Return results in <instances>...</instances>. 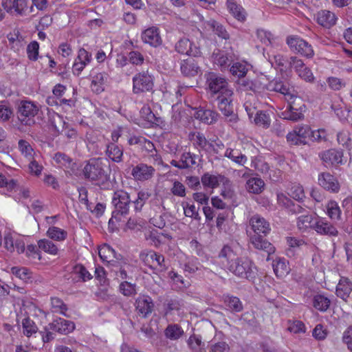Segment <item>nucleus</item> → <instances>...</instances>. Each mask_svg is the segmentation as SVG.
I'll list each match as a JSON object with an SVG mask.
<instances>
[{"label":"nucleus","mask_w":352,"mask_h":352,"mask_svg":"<svg viewBox=\"0 0 352 352\" xmlns=\"http://www.w3.org/2000/svg\"><path fill=\"white\" fill-rule=\"evenodd\" d=\"M47 234L50 239L56 241H63L67 236V232L66 231L54 226L50 227L48 229Z\"/></svg>","instance_id":"obj_44"},{"label":"nucleus","mask_w":352,"mask_h":352,"mask_svg":"<svg viewBox=\"0 0 352 352\" xmlns=\"http://www.w3.org/2000/svg\"><path fill=\"white\" fill-rule=\"evenodd\" d=\"M210 26L212 27L213 32H214L219 37L225 40L229 38V34L223 25L217 21H213L211 22Z\"/></svg>","instance_id":"obj_52"},{"label":"nucleus","mask_w":352,"mask_h":352,"mask_svg":"<svg viewBox=\"0 0 352 352\" xmlns=\"http://www.w3.org/2000/svg\"><path fill=\"white\" fill-rule=\"evenodd\" d=\"M258 38L266 45H272L276 37L270 32L264 30H258L256 32Z\"/></svg>","instance_id":"obj_49"},{"label":"nucleus","mask_w":352,"mask_h":352,"mask_svg":"<svg viewBox=\"0 0 352 352\" xmlns=\"http://www.w3.org/2000/svg\"><path fill=\"white\" fill-rule=\"evenodd\" d=\"M39 45L36 41L31 42L27 47L28 58L32 60H36L38 56Z\"/></svg>","instance_id":"obj_58"},{"label":"nucleus","mask_w":352,"mask_h":352,"mask_svg":"<svg viewBox=\"0 0 352 352\" xmlns=\"http://www.w3.org/2000/svg\"><path fill=\"white\" fill-rule=\"evenodd\" d=\"M119 289L120 292L126 296H131L136 294L135 285L128 281L121 283Z\"/></svg>","instance_id":"obj_54"},{"label":"nucleus","mask_w":352,"mask_h":352,"mask_svg":"<svg viewBox=\"0 0 352 352\" xmlns=\"http://www.w3.org/2000/svg\"><path fill=\"white\" fill-rule=\"evenodd\" d=\"M251 226L254 234L266 236L271 230L270 225L263 217L258 214L252 216L250 219Z\"/></svg>","instance_id":"obj_14"},{"label":"nucleus","mask_w":352,"mask_h":352,"mask_svg":"<svg viewBox=\"0 0 352 352\" xmlns=\"http://www.w3.org/2000/svg\"><path fill=\"white\" fill-rule=\"evenodd\" d=\"M212 57L214 62L221 67V70L228 68L231 65V60L224 52L218 50L217 52H213Z\"/></svg>","instance_id":"obj_35"},{"label":"nucleus","mask_w":352,"mask_h":352,"mask_svg":"<svg viewBox=\"0 0 352 352\" xmlns=\"http://www.w3.org/2000/svg\"><path fill=\"white\" fill-rule=\"evenodd\" d=\"M11 272L16 277L27 282L32 278V272L26 267H13Z\"/></svg>","instance_id":"obj_43"},{"label":"nucleus","mask_w":352,"mask_h":352,"mask_svg":"<svg viewBox=\"0 0 352 352\" xmlns=\"http://www.w3.org/2000/svg\"><path fill=\"white\" fill-rule=\"evenodd\" d=\"M257 72H251L250 75L245 77L243 78V91L249 90L255 92L257 88Z\"/></svg>","instance_id":"obj_40"},{"label":"nucleus","mask_w":352,"mask_h":352,"mask_svg":"<svg viewBox=\"0 0 352 352\" xmlns=\"http://www.w3.org/2000/svg\"><path fill=\"white\" fill-rule=\"evenodd\" d=\"M272 65H275L281 72H287L289 69V57L281 54L273 56L270 59Z\"/></svg>","instance_id":"obj_36"},{"label":"nucleus","mask_w":352,"mask_h":352,"mask_svg":"<svg viewBox=\"0 0 352 352\" xmlns=\"http://www.w3.org/2000/svg\"><path fill=\"white\" fill-rule=\"evenodd\" d=\"M352 292V283L345 277H341L336 287V295L344 300H346Z\"/></svg>","instance_id":"obj_26"},{"label":"nucleus","mask_w":352,"mask_h":352,"mask_svg":"<svg viewBox=\"0 0 352 352\" xmlns=\"http://www.w3.org/2000/svg\"><path fill=\"white\" fill-rule=\"evenodd\" d=\"M82 175L85 179L101 188L106 189L110 186L109 166L100 159L89 160L82 168Z\"/></svg>","instance_id":"obj_2"},{"label":"nucleus","mask_w":352,"mask_h":352,"mask_svg":"<svg viewBox=\"0 0 352 352\" xmlns=\"http://www.w3.org/2000/svg\"><path fill=\"white\" fill-rule=\"evenodd\" d=\"M316 219L312 214L306 211L305 213L298 217L297 226L300 230H305L309 228L314 229Z\"/></svg>","instance_id":"obj_33"},{"label":"nucleus","mask_w":352,"mask_h":352,"mask_svg":"<svg viewBox=\"0 0 352 352\" xmlns=\"http://www.w3.org/2000/svg\"><path fill=\"white\" fill-rule=\"evenodd\" d=\"M226 305L234 311H240L242 307L239 298L234 296H227L225 299Z\"/></svg>","instance_id":"obj_57"},{"label":"nucleus","mask_w":352,"mask_h":352,"mask_svg":"<svg viewBox=\"0 0 352 352\" xmlns=\"http://www.w3.org/2000/svg\"><path fill=\"white\" fill-rule=\"evenodd\" d=\"M175 50L180 54L192 57H199L201 54L199 47L186 38H181L175 44Z\"/></svg>","instance_id":"obj_10"},{"label":"nucleus","mask_w":352,"mask_h":352,"mask_svg":"<svg viewBox=\"0 0 352 352\" xmlns=\"http://www.w3.org/2000/svg\"><path fill=\"white\" fill-rule=\"evenodd\" d=\"M140 257L146 265H147L151 270H153V273H155L154 270L156 269L150 264L151 262L155 261L160 268V272H163L167 270L164 256L162 254H157L154 251L142 252L140 253Z\"/></svg>","instance_id":"obj_9"},{"label":"nucleus","mask_w":352,"mask_h":352,"mask_svg":"<svg viewBox=\"0 0 352 352\" xmlns=\"http://www.w3.org/2000/svg\"><path fill=\"white\" fill-rule=\"evenodd\" d=\"M335 14L329 10H320L317 13V22L323 27L330 28L336 23Z\"/></svg>","instance_id":"obj_27"},{"label":"nucleus","mask_w":352,"mask_h":352,"mask_svg":"<svg viewBox=\"0 0 352 352\" xmlns=\"http://www.w3.org/2000/svg\"><path fill=\"white\" fill-rule=\"evenodd\" d=\"M205 78L210 98L217 103L219 110L228 116L231 112L230 104L233 92L229 88L226 78L215 72L206 74Z\"/></svg>","instance_id":"obj_1"},{"label":"nucleus","mask_w":352,"mask_h":352,"mask_svg":"<svg viewBox=\"0 0 352 352\" xmlns=\"http://www.w3.org/2000/svg\"><path fill=\"white\" fill-rule=\"evenodd\" d=\"M342 342L346 346L347 349L352 352V326H349L343 332L342 337Z\"/></svg>","instance_id":"obj_59"},{"label":"nucleus","mask_w":352,"mask_h":352,"mask_svg":"<svg viewBox=\"0 0 352 352\" xmlns=\"http://www.w3.org/2000/svg\"><path fill=\"white\" fill-rule=\"evenodd\" d=\"M314 307L320 311H325L330 306V300L324 295L318 294L314 298Z\"/></svg>","instance_id":"obj_39"},{"label":"nucleus","mask_w":352,"mask_h":352,"mask_svg":"<svg viewBox=\"0 0 352 352\" xmlns=\"http://www.w3.org/2000/svg\"><path fill=\"white\" fill-rule=\"evenodd\" d=\"M243 272L245 274V278L250 282H254L257 277V270L252 261L248 258L243 261Z\"/></svg>","instance_id":"obj_37"},{"label":"nucleus","mask_w":352,"mask_h":352,"mask_svg":"<svg viewBox=\"0 0 352 352\" xmlns=\"http://www.w3.org/2000/svg\"><path fill=\"white\" fill-rule=\"evenodd\" d=\"M183 305L182 300L177 298L167 297L163 302L165 315L171 314L173 311H179Z\"/></svg>","instance_id":"obj_29"},{"label":"nucleus","mask_w":352,"mask_h":352,"mask_svg":"<svg viewBox=\"0 0 352 352\" xmlns=\"http://www.w3.org/2000/svg\"><path fill=\"white\" fill-rule=\"evenodd\" d=\"M274 272L278 278L285 277L291 271L288 261L285 258H276L272 263Z\"/></svg>","instance_id":"obj_25"},{"label":"nucleus","mask_w":352,"mask_h":352,"mask_svg":"<svg viewBox=\"0 0 352 352\" xmlns=\"http://www.w3.org/2000/svg\"><path fill=\"white\" fill-rule=\"evenodd\" d=\"M245 168L249 169L250 170H257L263 173L268 170L269 166L261 158L255 157L252 160L251 168L248 167H245Z\"/></svg>","instance_id":"obj_47"},{"label":"nucleus","mask_w":352,"mask_h":352,"mask_svg":"<svg viewBox=\"0 0 352 352\" xmlns=\"http://www.w3.org/2000/svg\"><path fill=\"white\" fill-rule=\"evenodd\" d=\"M182 206L184 211V214L186 217L193 218L197 221L200 220L201 217L198 212L199 208L197 209L195 205H190L188 203L183 202Z\"/></svg>","instance_id":"obj_51"},{"label":"nucleus","mask_w":352,"mask_h":352,"mask_svg":"<svg viewBox=\"0 0 352 352\" xmlns=\"http://www.w3.org/2000/svg\"><path fill=\"white\" fill-rule=\"evenodd\" d=\"M98 254L103 261L109 262L108 259L110 258L111 255L118 259L116 251L110 245L107 244H104L99 249Z\"/></svg>","instance_id":"obj_48"},{"label":"nucleus","mask_w":352,"mask_h":352,"mask_svg":"<svg viewBox=\"0 0 352 352\" xmlns=\"http://www.w3.org/2000/svg\"><path fill=\"white\" fill-rule=\"evenodd\" d=\"M305 64L303 61L297 56H289V69H294L296 74H298L304 67Z\"/></svg>","instance_id":"obj_60"},{"label":"nucleus","mask_w":352,"mask_h":352,"mask_svg":"<svg viewBox=\"0 0 352 352\" xmlns=\"http://www.w3.org/2000/svg\"><path fill=\"white\" fill-rule=\"evenodd\" d=\"M141 117L150 124L160 126L162 124L163 121L162 118L157 116L151 109L148 105H144L140 110Z\"/></svg>","instance_id":"obj_30"},{"label":"nucleus","mask_w":352,"mask_h":352,"mask_svg":"<svg viewBox=\"0 0 352 352\" xmlns=\"http://www.w3.org/2000/svg\"><path fill=\"white\" fill-rule=\"evenodd\" d=\"M250 242L254 248L263 250L267 253V261L270 260V256L275 252V247L261 235L254 234L253 236H251Z\"/></svg>","instance_id":"obj_16"},{"label":"nucleus","mask_w":352,"mask_h":352,"mask_svg":"<svg viewBox=\"0 0 352 352\" xmlns=\"http://www.w3.org/2000/svg\"><path fill=\"white\" fill-rule=\"evenodd\" d=\"M245 100L243 107L250 123H254L263 129L269 128L271 123L270 115L266 111L257 109L255 106L256 96L252 94H247Z\"/></svg>","instance_id":"obj_3"},{"label":"nucleus","mask_w":352,"mask_h":352,"mask_svg":"<svg viewBox=\"0 0 352 352\" xmlns=\"http://www.w3.org/2000/svg\"><path fill=\"white\" fill-rule=\"evenodd\" d=\"M201 182L204 186L210 188L217 187L219 183H223L224 186L230 185V180L223 175H213L208 173H204L201 177Z\"/></svg>","instance_id":"obj_22"},{"label":"nucleus","mask_w":352,"mask_h":352,"mask_svg":"<svg viewBox=\"0 0 352 352\" xmlns=\"http://www.w3.org/2000/svg\"><path fill=\"white\" fill-rule=\"evenodd\" d=\"M48 326H50V329L65 335L72 332L75 329L73 322L61 318L54 320Z\"/></svg>","instance_id":"obj_21"},{"label":"nucleus","mask_w":352,"mask_h":352,"mask_svg":"<svg viewBox=\"0 0 352 352\" xmlns=\"http://www.w3.org/2000/svg\"><path fill=\"white\" fill-rule=\"evenodd\" d=\"M38 111L37 106L32 102L21 100L18 104L16 114L18 119L23 124L30 126L34 123L33 118Z\"/></svg>","instance_id":"obj_6"},{"label":"nucleus","mask_w":352,"mask_h":352,"mask_svg":"<svg viewBox=\"0 0 352 352\" xmlns=\"http://www.w3.org/2000/svg\"><path fill=\"white\" fill-rule=\"evenodd\" d=\"M219 257L231 259V261L229 262V270L239 276H241L242 274V265L240 264V259L239 258H236L235 260L232 258V250L230 247L224 246L220 251Z\"/></svg>","instance_id":"obj_19"},{"label":"nucleus","mask_w":352,"mask_h":352,"mask_svg":"<svg viewBox=\"0 0 352 352\" xmlns=\"http://www.w3.org/2000/svg\"><path fill=\"white\" fill-rule=\"evenodd\" d=\"M327 208L328 215L331 219H340L341 210L336 201H330L327 206Z\"/></svg>","instance_id":"obj_45"},{"label":"nucleus","mask_w":352,"mask_h":352,"mask_svg":"<svg viewBox=\"0 0 352 352\" xmlns=\"http://www.w3.org/2000/svg\"><path fill=\"white\" fill-rule=\"evenodd\" d=\"M195 164V161L190 153H185L182 154L179 161H176L175 160L170 161V164L172 166H174L179 169L188 168Z\"/></svg>","instance_id":"obj_32"},{"label":"nucleus","mask_w":352,"mask_h":352,"mask_svg":"<svg viewBox=\"0 0 352 352\" xmlns=\"http://www.w3.org/2000/svg\"><path fill=\"white\" fill-rule=\"evenodd\" d=\"M180 69L184 76L190 77L195 76L198 74L199 67L194 58L189 56L188 58L181 61Z\"/></svg>","instance_id":"obj_24"},{"label":"nucleus","mask_w":352,"mask_h":352,"mask_svg":"<svg viewBox=\"0 0 352 352\" xmlns=\"http://www.w3.org/2000/svg\"><path fill=\"white\" fill-rule=\"evenodd\" d=\"M155 168L152 166L140 163L133 166L131 175L138 181H146L150 179L154 175Z\"/></svg>","instance_id":"obj_12"},{"label":"nucleus","mask_w":352,"mask_h":352,"mask_svg":"<svg viewBox=\"0 0 352 352\" xmlns=\"http://www.w3.org/2000/svg\"><path fill=\"white\" fill-rule=\"evenodd\" d=\"M106 155L113 162L119 163L122 161L123 149L115 143H109L107 145Z\"/></svg>","instance_id":"obj_28"},{"label":"nucleus","mask_w":352,"mask_h":352,"mask_svg":"<svg viewBox=\"0 0 352 352\" xmlns=\"http://www.w3.org/2000/svg\"><path fill=\"white\" fill-rule=\"evenodd\" d=\"M183 334V329L177 324H168L164 330L165 336L171 340H178Z\"/></svg>","instance_id":"obj_34"},{"label":"nucleus","mask_w":352,"mask_h":352,"mask_svg":"<svg viewBox=\"0 0 352 352\" xmlns=\"http://www.w3.org/2000/svg\"><path fill=\"white\" fill-rule=\"evenodd\" d=\"M131 200L129 195L124 190H117L114 192L112 204L114 206L113 217L117 221H121V217L128 214Z\"/></svg>","instance_id":"obj_4"},{"label":"nucleus","mask_w":352,"mask_h":352,"mask_svg":"<svg viewBox=\"0 0 352 352\" xmlns=\"http://www.w3.org/2000/svg\"><path fill=\"white\" fill-rule=\"evenodd\" d=\"M135 305L138 314L144 318L151 314L154 307L153 300L148 296L138 297L135 300Z\"/></svg>","instance_id":"obj_18"},{"label":"nucleus","mask_w":352,"mask_h":352,"mask_svg":"<svg viewBox=\"0 0 352 352\" xmlns=\"http://www.w3.org/2000/svg\"><path fill=\"white\" fill-rule=\"evenodd\" d=\"M151 197V194L147 191H140L138 193L137 199L133 201L135 205V209L136 211H140L144 205L145 202Z\"/></svg>","instance_id":"obj_50"},{"label":"nucleus","mask_w":352,"mask_h":352,"mask_svg":"<svg viewBox=\"0 0 352 352\" xmlns=\"http://www.w3.org/2000/svg\"><path fill=\"white\" fill-rule=\"evenodd\" d=\"M289 195L293 199L300 201L305 197L304 190L301 186L294 185L290 189Z\"/></svg>","instance_id":"obj_61"},{"label":"nucleus","mask_w":352,"mask_h":352,"mask_svg":"<svg viewBox=\"0 0 352 352\" xmlns=\"http://www.w3.org/2000/svg\"><path fill=\"white\" fill-rule=\"evenodd\" d=\"M74 272L83 281L91 280V274L87 270L85 267L82 264H77L74 267Z\"/></svg>","instance_id":"obj_53"},{"label":"nucleus","mask_w":352,"mask_h":352,"mask_svg":"<svg viewBox=\"0 0 352 352\" xmlns=\"http://www.w3.org/2000/svg\"><path fill=\"white\" fill-rule=\"evenodd\" d=\"M22 327L23 329V333L27 337H30L32 334L36 333L38 331V327L35 322L29 317L25 318L23 320Z\"/></svg>","instance_id":"obj_41"},{"label":"nucleus","mask_w":352,"mask_h":352,"mask_svg":"<svg viewBox=\"0 0 352 352\" xmlns=\"http://www.w3.org/2000/svg\"><path fill=\"white\" fill-rule=\"evenodd\" d=\"M299 102L302 103L301 99L296 97L293 101L289 102L285 110L282 112L283 119L298 121L303 118L302 111L305 106L302 104L297 107Z\"/></svg>","instance_id":"obj_8"},{"label":"nucleus","mask_w":352,"mask_h":352,"mask_svg":"<svg viewBox=\"0 0 352 352\" xmlns=\"http://www.w3.org/2000/svg\"><path fill=\"white\" fill-rule=\"evenodd\" d=\"M314 225V230L320 234L329 236H337L338 235L337 228L323 218L316 217Z\"/></svg>","instance_id":"obj_11"},{"label":"nucleus","mask_w":352,"mask_h":352,"mask_svg":"<svg viewBox=\"0 0 352 352\" xmlns=\"http://www.w3.org/2000/svg\"><path fill=\"white\" fill-rule=\"evenodd\" d=\"M141 38L144 43L154 47H157L162 43L159 30L155 27H151L143 31Z\"/></svg>","instance_id":"obj_17"},{"label":"nucleus","mask_w":352,"mask_h":352,"mask_svg":"<svg viewBox=\"0 0 352 352\" xmlns=\"http://www.w3.org/2000/svg\"><path fill=\"white\" fill-rule=\"evenodd\" d=\"M153 87V78L148 73H138L133 78V91L138 94L145 91H149Z\"/></svg>","instance_id":"obj_7"},{"label":"nucleus","mask_w":352,"mask_h":352,"mask_svg":"<svg viewBox=\"0 0 352 352\" xmlns=\"http://www.w3.org/2000/svg\"><path fill=\"white\" fill-rule=\"evenodd\" d=\"M295 131L302 142H304L303 145L307 144V140L310 139V135H311V131L309 126L305 125L296 127Z\"/></svg>","instance_id":"obj_56"},{"label":"nucleus","mask_w":352,"mask_h":352,"mask_svg":"<svg viewBox=\"0 0 352 352\" xmlns=\"http://www.w3.org/2000/svg\"><path fill=\"white\" fill-rule=\"evenodd\" d=\"M129 61L132 65H140L144 63L143 55L138 51H131L128 54Z\"/></svg>","instance_id":"obj_62"},{"label":"nucleus","mask_w":352,"mask_h":352,"mask_svg":"<svg viewBox=\"0 0 352 352\" xmlns=\"http://www.w3.org/2000/svg\"><path fill=\"white\" fill-rule=\"evenodd\" d=\"M268 89L276 92H279L285 96L289 95V89L288 86L283 82L280 79H274L267 85Z\"/></svg>","instance_id":"obj_38"},{"label":"nucleus","mask_w":352,"mask_h":352,"mask_svg":"<svg viewBox=\"0 0 352 352\" xmlns=\"http://www.w3.org/2000/svg\"><path fill=\"white\" fill-rule=\"evenodd\" d=\"M286 43L292 52L298 53L302 56L310 58L314 55L311 45L298 36H288L286 38Z\"/></svg>","instance_id":"obj_5"},{"label":"nucleus","mask_w":352,"mask_h":352,"mask_svg":"<svg viewBox=\"0 0 352 352\" xmlns=\"http://www.w3.org/2000/svg\"><path fill=\"white\" fill-rule=\"evenodd\" d=\"M38 246L39 249L45 252L56 255L58 253V248L54 243L48 239H41L38 241Z\"/></svg>","instance_id":"obj_46"},{"label":"nucleus","mask_w":352,"mask_h":352,"mask_svg":"<svg viewBox=\"0 0 352 352\" xmlns=\"http://www.w3.org/2000/svg\"><path fill=\"white\" fill-rule=\"evenodd\" d=\"M224 156L231 159L233 162L241 164L242 162V152L240 149L227 148Z\"/></svg>","instance_id":"obj_55"},{"label":"nucleus","mask_w":352,"mask_h":352,"mask_svg":"<svg viewBox=\"0 0 352 352\" xmlns=\"http://www.w3.org/2000/svg\"><path fill=\"white\" fill-rule=\"evenodd\" d=\"M318 184L324 189L331 192L340 190V184L337 179L329 173H321L318 175Z\"/></svg>","instance_id":"obj_13"},{"label":"nucleus","mask_w":352,"mask_h":352,"mask_svg":"<svg viewBox=\"0 0 352 352\" xmlns=\"http://www.w3.org/2000/svg\"><path fill=\"white\" fill-rule=\"evenodd\" d=\"M195 118L203 123L212 124L217 120L218 113L210 109L195 108L193 114Z\"/></svg>","instance_id":"obj_23"},{"label":"nucleus","mask_w":352,"mask_h":352,"mask_svg":"<svg viewBox=\"0 0 352 352\" xmlns=\"http://www.w3.org/2000/svg\"><path fill=\"white\" fill-rule=\"evenodd\" d=\"M170 191L173 195L175 196L183 197L186 195V188L184 185L178 181H175L173 183Z\"/></svg>","instance_id":"obj_64"},{"label":"nucleus","mask_w":352,"mask_h":352,"mask_svg":"<svg viewBox=\"0 0 352 352\" xmlns=\"http://www.w3.org/2000/svg\"><path fill=\"white\" fill-rule=\"evenodd\" d=\"M52 125L57 133H60L65 130V135L68 138H75L77 135L76 131L74 129H67L68 124L64 120L63 116L58 114H56L53 118Z\"/></svg>","instance_id":"obj_20"},{"label":"nucleus","mask_w":352,"mask_h":352,"mask_svg":"<svg viewBox=\"0 0 352 352\" xmlns=\"http://www.w3.org/2000/svg\"><path fill=\"white\" fill-rule=\"evenodd\" d=\"M13 114L12 110L11 108L3 104V102H0V121H7L8 120L12 115Z\"/></svg>","instance_id":"obj_63"},{"label":"nucleus","mask_w":352,"mask_h":352,"mask_svg":"<svg viewBox=\"0 0 352 352\" xmlns=\"http://www.w3.org/2000/svg\"><path fill=\"white\" fill-rule=\"evenodd\" d=\"M320 156L327 168L342 164L343 153L342 151L329 149L321 153Z\"/></svg>","instance_id":"obj_15"},{"label":"nucleus","mask_w":352,"mask_h":352,"mask_svg":"<svg viewBox=\"0 0 352 352\" xmlns=\"http://www.w3.org/2000/svg\"><path fill=\"white\" fill-rule=\"evenodd\" d=\"M265 186V183L263 179L258 177H252L249 179L246 182V189L249 192L254 194L261 193Z\"/></svg>","instance_id":"obj_31"},{"label":"nucleus","mask_w":352,"mask_h":352,"mask_svg":"<svg viewBox=\"0 0 352 352\" xmlns=\"http://www.w3.org/2000/svg\"><path fill=\"white\" fill-rule=\"evenodd\" d=\"M227 8L229 12L238 21H241L242 14L241 7L237 4L234 0H227Z\"/></svg>","instance_id":"obj_42"}]
</instances>
